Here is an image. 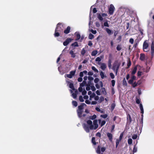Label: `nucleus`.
I'll return each instance as SVG.
<instances>
[{
	"mask_svg": "<svg viewBox=\"0 0 154 154\" xmlns=\"http://www.w3.org/2000/svg\"><path fill=\"white\" fill-rule=\"evenodd\" d=\"M64 28V27L63 24L61 23H58L57 25L54 34L55 37H58L63 33Z\"/></svg>",
	"mask_w": 154,
	"mask_h": 154,
	"instance_id": "obj_1",
	"label": "nucleus"
},
{
	"mask_svg": "<svg viewBox=\"0 0 154 154\" xmlns=\"http://www.w3.org/2000/svg\"><path fill=\"white\" fill-rule=\"evenodd\" d=\"M87 124H84L83 125V127L85 131L87 133L89 132V130H93L94 128V126L92 124V121L89 120L87 122Z\"/></svg>",
	"mask_w": 154,
	"mask_h": 154,
	"instance_id": "obj_2",
	"label": "nucleus"
},
{
	"mask_svg": "<svg viewBox=\"0 0 154 154\" xmlns=\"http://www.w3.org/2000/svg\"><path fill=\"white\" fill-rule=\"evenodd\" d=\"M120 64L121 63L117 60L115 61L112 64V69L115 72L116 75H117Z\"/></svg>",
	"mask_w": 154,
	"mask_h": 154,
	"instance_id": "obj_3",
	"label": "nucleus"
},
{
	"mask_svg": "<svg viewBox=\"0 0 154 154\" xmlns=\"http://www.w3.org/2000/svg\"><path fill=\"white\" fill-rule=\"evenodd\" d=\"M86 105L85 103H82L81 104L78 106V109L77 110L78 115L79 118L82 117V114L84 107L86 106Z\"/></svg>",
	"mask_w": 154,
	"mask_h": 154,
	"instance_id": "obj_4",
	"label": "nucleus"
},
{
	"mask_svg": "<svg viewBox=\"0 0 154 154\" xmlns=\"http://www.w3.org/2000/svg\"><path fill=\"white\" fill-rule=\"evenodd\" d=\"M97 18L100 21H102L103 20L102 17H104L107 16V14L105 13H102L101 14H100L97 13Z\"/></svg>",
	"mask_w": 154,
	"mask_h": 154,
	"instance_id": "obj_5",
	"label": "nucleus"
},
{
	"mask_svg": "<svg viewBox=\"0 0 154 154\" xmlns=\"http://www.w3.org/2000/svg\"><path fill=\"white\" fill-rule=\"evenodd\" d=\"M115 9V8L112 4H111L109 8V14L110 15L113 14Z\"/></svg>",
	"mask_w": 154,
	"mask_h": 154,
	"instance_id": "obj_6",
	"label": "nucleus"
},
{
	"mask_svg": "<svg viewBox=\"0 0 154 154\" xmlns=\"http://www.w3.org/2000/svg\"><path fill=\"white\" fill-rule=\"evenodd\" d=\"M75 72V71H71L70 72L69 74H66L65 75V77H66L68 78L71 79L74 75Z\"/></svg>",
	"mask_w": 154,
	"mask_h": 154,
	"instance_id": "obj_7",
	"label": "nucleus"
},
{
	"mask_svg": "<svg viewBox=\"0 0 154 154\" xmlns=\"http://www.w3.org/2000/svg\"><path fill=\"white\" fill-rule=\"evenodd\" d=\"M149 46L148 44L146 42H145L143 44V48L144 51L145 52H147L148 51V47Z\"/></svg>",
	"mask_w": 154,
	"mask_h": 154,
	"instance_id": "obj_8",
	"label": "nucleus"
},
{
	"mask_svg": "<svg viewBox=\"0 0 154 154\" xmlns=\"http://www.w3.org/2000/svg\"><path fill=\"white\" fill-rule=\"evenodd\" d=\"M154 54V42H152L151 45V55L152 58Z\"/></svg>",
	"mask_w": 154,
	"mask_h": 154,
	"instance_id": "obj_9",
	"label": "nucleus"
},
{
	"mask_svg": "<svg viewBox=\"0 0 154 154\" xmlns=\"http://www.w3.org/2000/svg\"><path fill=\"white\" fill-rule=\"evenodd\" d=\"M99 65L100 64V68L103 70L104 71L107 67L106 64L104 63H98Z\"/></svg>",
	"mask_w": 154,
	"mask_h": 154,
	"instance_id": "obj_10",
	"label": "nucleus"
},
{
	"mask_svg": "<svg viewBox=\"0 0 154 154\" xmlns=\"http://www.w3.org/2000/svg\"><path fill=\"white\" fill-rule=\"evenodd\" d=\"M72 39L70 38H68L63 42V45L65 46H67L72 41Z\"/></svg>",
	"mask_w": 154,
	"mask_h": 154,
	"instance_id": "obj_11",
	"label": "nucleus"
},
{
	"mask_svg": "<svg viewBox=\"0 0 154 154\" xmlns=\"http://www.w3.org/2000/svg\"><path fill=\"white\" fill-rule=\"evenodd\" d=\"M94 129H96L98 127V124H97V120H94L93 121V125Z\"/></svg>",
	"mask_w": 154,
	"mask_h": 154,
	"instance_id": "obj_12",
	"label": "nucleus"
},
{
	"mask_svg": "<svg viewBox=\"0 0 154 154\" xmlns=\"http://www.w3.org/2000/svg\"><path fill=\"white\" fill-rule=\"evenodd\" d=\"M85 103L87 104H90L91 103L92 105H95L97 103L96 101H92L91 103V101L89 100H87L85 101Z\"/></svg>",
	"mask_w": 154,
	"mask_h": 154,
	"instance_id": "obj_13",
	"label": "nucleus"
},
{
	"mask_svg": "<svg viewBox=\"0 0 154 154\" xmlns=\"http://www.w3.org/2000/svg\"><path fill=\"white\" fill-rule=\"evenodd\" d=\"M70 91L71 93H72V97L75 99L77 97V94L78 93V91L77 90H76L75 91V93H72V91L71 90H70Z\"/></svg>",
	"mask_w": 154,
	"mask_h": 154,
	"instance_id": "obj_14",
	"label": "nucleus"
},
{
	"mask_svg": "<svg viewBox=\"0 0 154 154\" xmlns=\"http://www.w3.org/2000/svg\"><path fill=\"white\" fill-rule=\"evenodd\" d=\"M75 35L76 36V38L75 39V41H77L79 40L81 38L80 35L78 32H76L75 33Z\"/></svg>",
	"mask_w": 154,
	"mask_h": 154,
	"instance_id": "obj_15",
	"label": "nucleus"
},
{
	"mask_svg": "<svg viewBox=\"0 0 154 154\" xmlns=\"http://www.w3.org/2000/svg\"><path fill=\"white\" fill-rule=\"evenodd\" d=\"M107 136L108 137L109 140L111 141L112 142V135L110 133H108L107 134Z\"/></svg>",
	"mask_w": 154,
	"mask_h": 154,
	"instance_id": "obj_16",
	"label": "nucleus"
},
{
	"mask_svg": "<svg viewBox=\"0 0 154 154\" xmlns=\"http://www.w3.org/2000/svg\"><path fill=\"white\" fill-rule=\"evenodd\" d=\"M69 54L71 55V57L72 58H74L75 57V53H74L73 51L72 50H70L69 51Z\"/></svg>",
	"mask_w": 154,
	"mask_h": 154,
	"instance_id": "obj_17",
	"label": "nucleus"
},
{
	"mask_svg": "<svg viewBox=\"0 0 154 154\" xmlns=\"http://www.w3.org/2000/svg\"><path fill=\"white\" fill-rule=\"evenodd\" d=\"M70 30V27L69 26H68L67 28L64 30V33L65 34H68L69 33Z\"/></svg>",
	"mask_w": 154,
	"mask_h": 154,
	"instance_id": "obj_18",
	"label": "nucleus"
},
{
	"mask_svg": "<svg viewBox=\"0 0 154 154\" xmlns=\"http://www.w3.org/2000/svg\"><path fill=\"white\" fill-rule=\"evenodd\" d=\"M137 70V66H135L134 67L132 71L131 72V75H134L136 73Z\"/></svg>",
	"mask_w": 154,
	"mask_h": 154,
	"instance_id": "obj_19",
	"label": "nucleus"
},
{
	"mask_svg": "<svg viewBox=\"0 0 154 154\" xmlns=\"http://www.w3.org/2000/svg\"><path fill=\"white\" fill-rule=\"evenodd\" d=\"M140 59L142 61H143L145 59V55L144 54H140Z\"/></svg>",
	"mask_w": 154,
	"mask_h": 154,
	"instance_id": "obj_20",
	"label": "nucleus"
},
{
	"mask_svg": "<svg viewBox=\"0 0 154 154\" xmlns=\"http://www.w3.org/2000/svg\"><path fill=\"white\" fill-rule=\"evenodd\" d=\"M140 108L141 110V113L143 114L144 113V110L143 106V105L141 103H140L139 105Z\"/></svg>",
	"mask_w": 154,
	"mask_h": 154,
	"instance_id": "obj_21",
	"label": "nucleus"
},
{
	"mask_svg": "<svg viewBox=\"0 0 154 154\" xmlns=\"http://www.w3.org/2000/svg\"><path fill=\"white\" fill-rule=\"evenodd\" d=\"M146 70L145 71L144 69H143V72L145 71L146 72H147L149 71L150 69V66L147 65V63H146Z\"/></svg>",
	"mask_w": 154,
	"mask_h": 154,
	"instance_id": "obj_22",
	"label": "nucleus"
},
{
	"mask_svg": "<svg viewBox=\"0 0 154 154\" xmlns=\"http://www.w3.org/2000/svg\"><path fill=\"white\" fill-rule=\"evenodd\" d=\"M68 83L69 84V87L73 90H74L75 89L74 88L73 84L72 83H70L69 82H68Z\"/></svg>",
	"mask_w": 154,
	"mask_h": 154,
	"instance_id": "obj_23",
	"label": "nucleus"
},
{
	"mask_svg": "<svg viewBox=\"0 0 154 154\" xmlns=\"http://www.w3.org/2000/svg\"><path fill=\"white\" fill-rule=\"evenodd\" d=\"M95 96V94L94 93L90 96L89 100L91 101L93 100V98H94V97Z\"/></svg>",
	"mask_w": 154,
	"mask_h": 154,
	"instance_id": "obj_24",
	"label": "nucleus"
},
{
	"mask_svg": "<svg viewBox=\"0 0 154 154\" xmlns=\"http://www.w3.org/2000/svg\"><path fill=\"white\" fill-rule=\"evenodd\" d=\"M99 123L100 124V126L102 127L106 123V121H101L100 120H99Z\"/></svg>",
	"mask_w": 154,
	"mask_h": 154,
	"instance_id": "obj_25",
	"label": "nucleus"
},
{
	"mask_svg": "<svg viewBox=\"0 0 154 154\" xmlns=\"http://www.w3.org/2000/svg\"><path fill=\"white\" fill-rule=\"evenodd\" d=\"M98 52L96 50H94L92 51L91 52V55L92 56H95L97 54Z\"/></svg>",
	"mask_w": 154,
	"mask_h": 154,
	"instance_id": "obj_26",
	"label": "nucleus"
},
{
	"mask_svg": "<svg viewBox=\"0 0 154 154\" xmlns=\"http://www.w3.org/2000/svg\"><path fill=\"white\" fill-rule=\"evenodd\" d=\"M71 46L75 47H78L79 46V45L77 42H75L71 44Z\"/></svg>",
	"mask_w": 154,
	"mask_h": 154,
	"instance_id": "obj_27",
	"label": "nucleus"
},
{
	"mask_svg": "<svg viewBox=\"0 0 154 154\" xmlns=\"http://www.w3.org/2000/svg\"><path fill=\"white\" fill-rule=\"evenodd\" d=\"M107 33L109 35H110L112 33V31L109 29L106 28V29Z\"/></svg>",
	"mask_w": 154,
	"mask_h": 154,
	"instance_id": "obj_28",
	"label": "nucleus"
},
{
	"mask_svg": "<svg viewBox=\"0 0 154 154\" xmlns=\"http://www.w3.org/2000/svg\"><path fill=\"white\" fill-rule=\"evenodd\" d=\"M108 66L109 69H110L111 68V61L110 59L109 60H108Z\"/></svg>",
	"mask_w": 154,
	"mask_h": 154,
	"instance_id": "obj_29",
	"label": "nucleus"
},
{
	"mask_svg": "<svg viewBox=\"0 0 154 154\" xmlns=\"http://www.w3.org/2000/svg\"><path fill=\"white\" fill-rule=\"evenodd\" d=\"M131 62L130 60V59H129L127 61V66L128 67L127 68H128L129 67L131 66Z\"/></svg>",
	"mask_w": 154,
	"mask_h": 154,
	"instance_id": "obj_30",
	"label": "nucleus"
},
{
	"mask_svg": "<svg viewBox=\"0 0 154 154\" xmlns=\"http://www.w3.org/2000/svg\"><path fill=\"white\" fill-rule=\"evenodd\" d=\"M94 37V35L91 33H90L89 35L88 38L89 39H92Z\"/></svg>",
	"mask_w": 154,
	"mask_h": 154,
	"instance_id": "obj_31",
	"label": "nucleus"
},
{
	"mask_svg": "<svg viewBox=\"0 0 154 154\" xmlns=\"http://www.w3.org/2000/svg\"><path fill=\"white\" fill-rule=\"evenodd\" d=\"M91 68L92 70L94 71L95 72H98V70L94 66H92Z\"/></svg>",
	"mask_w": 154,
	"mask_h": 154,
	"instance_id": "obj_32",
	"label": "nucleus"
},
{
	"mask_svg": "<svg viewBox=\"0 0 154 154\" xmlns=\"http://www.w3.org/2000/svg\"><path fill=\"white\" fill-rule=\"evenodd\" d=\"M86 82L85 81H83L82 83L80 84V86L83 87L86 85Z\"/></svg>",
	"mask_w": 154,
	"mask_h": 154,
	"instance_id": "obj_33",
	"label": "nucleus"
},
{
	"mask_svg": "<svg viewBox=\"0 0 154 154\" xmlns=\"http://www.w3.org/2000/svg\"><path fill=\"white\" fill-rule=\"evenodd\" d=\"M96 118V116L95 115H94L92 116H90L89 119L92 120Z\"/></svg>",
	"mask_w": 154,
	"mask_h": 154,
	"instance_id": "obj_34",
	"label": "nucleus"
},
{
	"mask_svg": "<svg viewBox=\"0 0 154 154\" xmlns=\"http://www.w3.org/2000/svg\"><path fill=\"white\" fill-rule=\"evenodd\" d=\"M137 151V147H136V145L134 146L133 150V152L134 153L136 152Z\"/></svg>",
	"mask_w": 154,
	"mask_h": 154,
	"instance_id": "obj_35",
	"label": "nucleus"
},
{
	"mask_svg": "<svg viewBox=\"0 0 154 154\" xmlns=\"http://www.w3.org/2000/svg\"><path fill=\"white\" fill-rule=\"evenodd\" d=\"M91 141L92 143L94 145H95L96 144V142L95 141V138L94 137H93L92 138Z\"/></svg>",
	"mask_w": 154,
	"mask_h": 154,
	"instance_id": "obj_36",
	"label": "nucleus"
},
{
	"mask_svg": "<svg viewBox=\"0 0 154 154\" xmlns=\"http://www.w3.org/2000/svg\"><path fill=\"white\" fill-rule=\"evenodd\" d=\"M89 31L91 32L93 34H96L97 33V31L96 30H94L92 29H89Z\"/></svg>",
	"mask_w": 154,
	"mask_h": 154,
	"instance_id": "obj_37",
	"label": "nucleus"
},
{
	"mask_svg": "<svg viewBox=\"0 0 154 154\" xmlns=\"http://www.w3.org/2000/svg\"><path fill=\"white\" fill-rule=\"evenodd\" d=\"M96 152L98 154H100V147L99 146H98L97 147V149L96 150Z\"/></svg>",
	"mask_w": 154,
	"mask_h": 154,
	"instance_id": "obj_38",
	"label": "nucleus"
},
{
	"mask_svg": "<svg viewBox=\"0 0 154 154\" xmlns=\"http://www.w3.org/2000/svg\"><path fill=\"white\" fill-rule=\"evenodd\" d=\"M85 53H86L85 50L84 49V48H83L81 51V54L82 55H83L85 54Z\"/></svg>",
	"mask_w": 154,
	"mask_h": 154,
	"instance_id": "obj_39",
	"label": "nucleus"
},
{
	"mask_svg": "<svg viewBox=\"0 0 154 154\" xmlns=\"http://www.w3.org/2000/svg\"><path fill=\"white\" fill-rule=\"evenodd\" d=\"M132 140L131 138H129L128 140V143L129 145H131L132 143Z\"/></svg>",
	"mask_w": 154,
	"mask_h": 154,
	"instance_id": "obj_40",
	"label": "nucleus"
},
{
	"mask_svg": "<svg viewBox=\"0 0 154 154\" xmlns=\"http://www.w3.org/2000/svg\"><path fill=\"white\" fill-rule=\"evenodd\" d=\"M101 77L102 79H103L104 78V73L103 72L101 71L100 73Z\"/></svg>",
	"mask_w": 154,
	"mask_h": 154,
	"instance_id": "obj_41",
	"label": "nucleus"
},
{
	"mask_svg": "<svg viewBox=\"0 0 154 154\" xmlns=\"http://www.w3.org/2000/svg\"><path fill=\"white\" fill-rule=\"evenodd\" d=\"M120 141V140H119V139H117L116 140V148H117Z\"/></svg>",
	"mask_w": 154,
	"mask_h": 154,
	"instance_id": "obj_42",
	"label": "nucleus"
},
{
	"mask_svg": "<svg viewBox=\"0 0 154 154\" xmlns=\"http://www.w3.org/2000/svg\"><path fill=\"white\" fill-rule=\"evenodd\" d=\"M143 74V72L142 71H138L137 72V76H139L142 75Z\"/></svg>",
	"mask_w": 154,
	"mask_h": 154,
	"instance_id": "obj_43",
	"label": "nucleus"
},
{
	"mask_svg": "<svg viewBox=\"0 0 154 154\" xmlns=\"http://www.w3.org/2000/svg\"><path fill=\"white\" fill-rule=\"evenodd\" d=\"M72 104L75 107H76L77 106V103L75 101H73L72 102Z\"/></svg>",
	"mask_w": 154,
	"mask_h": 154,
	"instance_id": "obj_44",
	"label": "nucleus"
},
{
	"mask_svg": "<svg viewBox=\"0 0 154 154\" xmlns=\"http://www.w3.org/2000/svg\"><path fill=\"white\" fill-rule=\"evenodd\" d=\"M101 60V59L99 57H97L95 59V61L96 62H100Z\"/></svg>",
	"mask_w": 154,
	"mask_h": 154,
	"instance_id": "obj_45",
	"label": "nucleus"
},
{
	"mask_svg": "<svg viewBox=\"0 0 154 154\" xmlns=\"http://www.w3.org/2000/svg\"><path fill=\"white\" fill-rule=\"evenodd\" d=\"M91 87V86L90 85H86V89L88 91H89Z\"/></svg>",
	"mask_w": 154,
	"mask_h": 154,
	"instance_id": "obj_46",
	"label": "nucleus"
},
{
	"mask_svg": "<svg viewBox=\"0 0 154 154\" xmlns=\"http://www.w3.org/2000/svg\"><path fill=\"white\" fill-rule=\"evenodd\" d=\"M110 76L112 79H114L115 78V75L112 72L110 73Z\"/></svg>",
	"mask_w": 154,
	"mask_h": 154,
	"instance_id": "obj_47",
	"label": "nucleus"
},
{
	"mask_svg": "<svg viewBox=\"0 0 154 154\" xmlns=\"http://www.w3.org/2000/svg\"><path fill=\"white\" fill-rule=\"evenodd\" d=\"M123 84L124 85H127V82L125 80V78H124L123 79Z\"/></svg>",
	"mask_w": 154,
	"mask_h": 154,
	"instance_id": "obj_48",
	"label": "nucleus"
},
{
	"mask_svg": "<svg viewBox=\"0 0 154 154\" xmlns=\"http://www.w3.org/2000/svg\"><path fill=\"white\" fill-rule=\"evenodd\" d=\"M137 137V134H134L132 136V138L133 139H136Z\"/></svg>",
	"mask_w": 154,
	"mask_h": 154,
	"instance_id": "obj_49",
	"label": "nucleus"
},
{
	"mask_svg": "<svg viewBox=\"0 0 154 154\" xmlns=\"http://www.w3.org/2000/svg\"><path fill=\"white\" fill-rule=\"evenodd\" d=\"M94 99L96 101L98 100L99 99V97L98 96H96L95 94V96L94 97Z\"/></svg>",
	"mask_w": 154,
	"mask_h": 154,
	"instance_id": "obj_50",
	"label": "nucleus"
},
{
	"mask_svg": "<svg viewBox=\"0 0 154 154\" xmlns=\"http://www.w3.org/2000/svg\"><path fill=\"white\" fill-rule=\"evenodd\" d=\"M127 120L128 121L130 122L131 121V119L130 115L129 114L128 117H127Z\"/></svg>",
	"mask_w": 154,
	"mask_h": 154,
	"instance_id": "obj_51",
	"label": "nucleus"
},
{
	"mask_svg": "<svg viewBox=\"0 0 154 154\" xmlns=\"http://www.w3.org/2000/svg\"><path fill=\"white\" fill-rule=\"evenodd\" d=\"M104 25L105 26L109 27V25L107 21L104 23Z\"/></svg>",
	"mask_w": 154,
	"mask_h": 154,
	"instance_id": "obj_52",
	"label": "nucleus"
},
{
	"mask_svg": "<svg viewBox=\"0 0 154 154\" xmlns=\"http://www.w3.org/2000/svg\"><path fill=\"white\" fill-rule=\"evenodd\" d=\"M79 100L81 102H83L84 101L83 98L82 96H80L79 97Z\"/></svg>",
	"mask_w": 154,
	"mask_h": 154,
	"instance_id": "obj_53",
	"label": "nucleus"
},
{
	"mask_svg": "<svg viewBox=\"0 0 154 154\" xmlns=\"http://www.w3.org/2000/svg\"><path fill=\"white\" fill-rule=\"evenodd\" d=\"M104 97H103L101 96L99 100V102L100 103H101L104 100Z\"/></svg>",
	"mask_w": 154,
	"mask_h": 154,
	"instance_id": "obj_54",
	"label": "nucleus"
},
{
	"mask_svg": "<svg viewBox=\"0 0 154 154\" xmlns=\"http://www.w3.org/2000/svg\"><path fill=\"white\" fill-rule=\"evenodd\" d=\"M100 116L103 118L105 119L107 117V115L106 114L101 115Z\"/></svg>",
	"mask_w": 154,
	"mask_h": 154,
	"instance_id": "obj_55",
	"label": "nucleus"
},
{
	"mask_svg": "<svg viewBox=\"0 0 154 154\" xmlns=\"http://www.w3.org/2000/svg\"><path fill=\"white\" fill-rule=\"evenodd\" d=\"M129 42L131 44H133L134 42V40L132 38H131L129 39Z\"/></svg>",
	"mask_w": 154,
	"mask_h": 154,
	"instance_id": "obj_56",
	"label": "nucleus"
},
{
	"mask_svg": "<svg viewBox=\"0 0 154 154\" xmlns=\"http://www.w3.org/2000/svg\"><path fill=\"white\" fill-rule=\"evenodd\" d=\"M116 49L118 51H120L121 49V46L119 45H118L116 47Z\"/></svg>",
	"mask_w": 154,
	"mask_h": 154,
	"instance_id": "obj_57",
	"label": "nucleus"
},
{
	"mask_svg": "<svg viewBox=\"0 0 154 154\" xmlns=\"http://www.w3.org/2000/svg\"><path fill=\"white\" fill-rule=\"evenodd\" d=\"M112 85V87H114L115 85V81L114 80L111 81Z\"/></svg>",
	"mask_w": 154,
	"mask_h": 154,
	"instance_id": "obj_58",
	"label": "nucleus"
},
{
	"mask_svg": "<svg viewBox=\"0 0 154 154\" xmlns=\"http://www.w3.org/2000/svg\"><path fill=\"white\" fill-rule=\"evenodd\" d=\"M96 26L97 27H99L100 26V24L99 22H96L95 23Z\"/></svg>",
	"mask_w": 154,
	"mask_h": 154,
	"instance_id": "obj_59",
	"label": "nucleus"
},
{
	"mask_svg": "<svg viewBox=\"0 0 154 154\" xmlns=\"http://www.w3.org/2000/svg\"><path fill=\"white\" fill-rule=\"evenodd\" d=\"M133 81L134 80L132 79H131L128 81V82L130 84H132L133 83Z\"/></svg>",
	"mask_w": 154,
	"mask_h": 154,
	"instance_id": "obj_60",
	"label": "nucleus"
},
{
	"mask_svg": "<svg viewBox=\"0 0 154 154\" xmlns=\"http://www.w3.org/2000/svg\"><path fill=\"white\" fill-rule=\"evenodd\" d=\"M115 107V105L114 104V103H112V105H111V110H113L114 109V108Z\"/></svg>",
	"mask_w": 154,
	"mask_h": 154,
	"instance_id": "obj_61",
	"label": "nucleus"
},
{
	"mask_svg": "<svg viewBox=\"0 0 154 154\" xmlns=\"http://www.w3.org/2000/svg\"><path fill=\"white\" fill-rule=\"evenodd\" d=\"M91 90L93 91H94L96 90V88L94 86H91Z\"/></svg>",
	"mask_w": 154,
	"mask_h": 154,
	"instance_id": "obj_62",
	"label": "nucleus"
},
{
	"mask_svg": "<svg viewBox=\"0 0 154 154\" xmlns=\"http://www.w3.org/2000/svg\"><path fill=\"white\" fill-rule=\"evenodd\" d=\"M123 136V133H122L120 134V137H119V140H120V141H121L122 138Z\"/></svg>",
	"mask_w": 154,
	"mask_h": 154,
	"instance_id": "obj_63",
	"label": "nucleus"
},
{
	"mask_svg": "<svg viewBox=\"0 0 154 154\" xmlns=\"http://www.w3.org/2000/svg\"><path fill=\"white\" fill-rule=\"evenodd\" d=\"M132 75L131 76V79H133V80H135L136 79V77L134 75Z\"/></svg>",
	"mask_w": 154,
	"mask_h": 154,
	"instance_id": "obj_64",
	"label": "nucleus"
}]
</instances>
